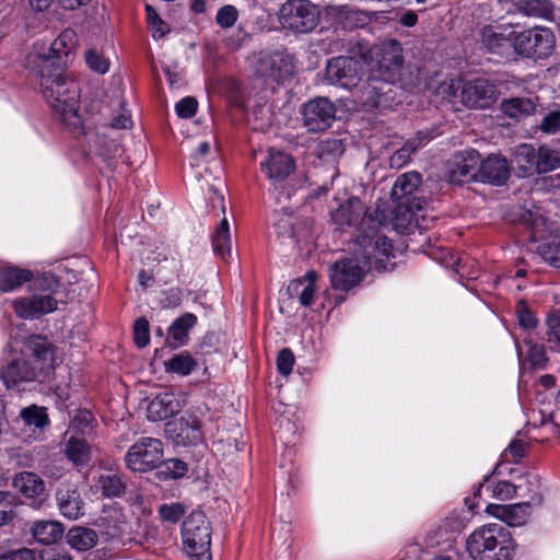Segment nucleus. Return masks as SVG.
Masks as SVG:
<instances>
[{"instance_id": "f257e3e1", "label": "nucleus", "mask_w": 560, "mask_h": 560, "mask_svg": "<svg viewBox=\"0 0 560 560\" xmlns=\"http://www.w3.org/2000/svg\"><path fill=\"white\" fill-rule=\"evenodd\" d=\"M350 250V256L337 260L330 267L329 278L336 290L348 291L355 287L370 269L388 271L395 265L394 248L388 238L373 241L369 234L362 235L353 242Z\"/></svg>"}, {"instance_id": "f03ea898", "label": "nucleus", "mask_w": 560, "mask_h": 560, "mask_svg": "<svg viewBox=\"0 0 560 560\" xmlns=\"http://www.w3.org/2000/svg\"><path fill=\"white\" fill-rule=\"evenodd\" d=\"M352 54L370 66L371 74L363 85L366 102L376 103L385 94L388 84H395L401 78L404 69L402 47L396 39H388L374 45L357 42Z\"/></svg>"}, {"instance_id": "7ed1b4c3", "label": "nucleus", "mask_w": 560, "mask_h": 560, "mask_svg": "<svg viewBox=\"0 0 560 560\" xmlns=\"http://www.w3.org/2000/svg\"><path fill=\"white\" fill-rule=\"evenodd\" d=\"M40 80L43 95L50 105L54 116L70 128H80L82 119L79 114L80 89L63 69H35Z\"/></svg>"}, {"instance_id": "20e7f679", "label": "nucleus", "mask_w": 560, "mask_h": 560, "mask_svg": "<svg viewBox=\"0 0 560 560\" xmlns=\"http://www.w3.org/2000/svg\"><path fill=\"white\" fill-rule=\"evenodd\" d=\"M54 349L46 339L35 336L25 343L21 355L2 370L1 377L9 389H23V385L32 383L38 372L48 373L54 368Z\"/></svg>"}, {"instance_id": "39448f33", "label": "nucleus", "mask_w": 560, "mask_h": 560, "mask_svg": "<svg viewBox=\"0 0 560 560\" xmlns=\"http://www.w3.org/2000/svg\"><path fill=\"white\" fill-rule=\"evenodd\" d=\"M466 550L472 560H512L515 541L506 528L493 523L470 533Z\"/></svg>"}, {"instance_id": "423d86ee", "label": "nucleus", "mask_w": 560, "mask_h": 560, "mask_svg": "<svg viewBox=\"0 0 560 560\" xmlns=\"http://www.w3.org/2000/svg\"><path fill=\"white\" fill-rule=\"evenodd\" d=\"M60 283L50 273H45L32 282L33 293L28 296H20L10 301L11 307L18 317L35 319L52 313L58 307L57 293Z\"/></svg>"}, {"instance_id": "0eeeda50", "label": "nucleus", "mask_w": 560, "mask_h": 560, "mask_svg": "<svg viewBox=\"0 0 560 560\" xmlns=\"http://www.w3.org/2000/svg\"><path fill=\"white\" fill-rule=\"evenodd\" d=\"M421 182V176L417 172L405 173L396 179L392 188V197L398 201V211L395 218L397 229L408 230L412 225H420V219H425V214L421 213L425 201L412 197Z\"/></svg>"}, {"instance_id": "6e6552de", "label": "nucleus", "mask_w": 560, "mask_h": 560, "mask_svg": "<svg viewBox=\"0 0 560 560\" xmlns=\"http://www.w3.org/2000/svg\"><path fill=\"white\" fill-rule=\"evenodd\" d=\"M439 94L443 95L451 103L457 97L460 103L470 108L485 109L495 103L498 91L494 84L486 79H476L464 82L451 80L439 86Z\"/></svg>"}, {"instance_id": "1a4fd4ad", "label": "nucleus", "mask_w": 560, "mask_h": 560, "mask_svg": "<svg viewBox=\"0 0 560 560\" xmlns=\"http://www.w3.org/2000/svg\"><path fill=\"white\" fill-rule=\"evenodd\" d=\"M331 219L339 228H355L358 241L362 235L369 234L373 241L377 238H387L378 234V228L382 220L376 212L375 215L370 213L363 202L358 197H351L341 202L337 209L331 211Z\"/></svg>"}, {"instance_id": "9d476101", "label": "nucleus", "mask_w": 560, "mask_h": 560, "mask_svg": "<svg viewBox=\"0 0 560 560\" xmlns=\"http://www.w3.org/2000/svg\"><path fill=\"white\" fill-rule=\"evenodd\" d=\"M182 539L190 560H211V527L201 511L191 512L183 523Z\"/></svg>"}, {"instance_id": "9b49d317", "label": "nucleus", "mask_w": 560, "mask_h": 560, "mask_svg": "<svg viewBox=\"0 0 560 560\" xmlns=\"http://www.w3.org/2000/svg\"><path fill=\"white\" fill-rule=\"evenodd\" d=\"M78 47L77 33L71 28L63 30L48 46L36 44L34 49L37 56L35 69H62L72 62Z\"/></svg>"}, {"instance_id": "f8f14e48", "label": "nucleus", "mask_w": 560, "mask_h": 560, "mask_svg": "<svg viewBox=\"0 0 560 560\" xmlns=\"http://www.w3.org/2000/svg\"><path fill=\"white\" fill-rule=\"evenodd\" d=\"M320 19L318 5L310 0H287L279 10V22L294 33L313 31Z\"/></svg>"}, {"instance_id": "ddd939ff", "label": "nucleus", "mask_w": 560, "mask_h": 560, "mask_svg": "<svg viewBox=\"0 0 560 560\" xmlns=\"http://www.w3.org/2000/svg\"><path fill=\"white\" fill-rule=\"evenodd\" d=\"M512 34V46L523 57L544 59L552 54L556 46L555 35L547 27L536 26Z\"/></svg>"}, {"instance_id": "4468645a", "label": "nucleus", "mask_w": 560, "mask_h": 560, "mask_svg": "<svg viewBox=\"0 0 560 560\" xmlns=\"http://www.w3.org/2000/svg\"><path fill=\"white\" fill-rule=\"evenodd\" d=\"M127 467L132 471L147 472L163 462L162 442L153 438H141L135 442L125 456Z\"/></svg>"}, {"instance_id": "2eb2a0df", "label": "nucleus", "mask_w": 560, "mask_h": 560, "mask_svg": "<svg viewBox=\"0 0 560 560\" xmlns=\"http://www.w3.org/2000/svg\"><path fill=\"white\" fill-rule=\"evenodd\" d=\"M355 56L359 55L331 58L326 66V81L331 85H338L347 90L357 88L361 81L362 65L355 59Z\"/></svg>"}, {"instance_id": "dca6fc26", "label": "nucleus", "mask_w": 560, "mask_h": 560, "mask_svg": "<svg viewBox=\"0 0 560 560\" xmlns=\"http://www.w3.org/2000/svg\"><path fill=\"white\" fill-rule=\"evenodd\" d=\"M301 114L308 131H325L336 118V106L327 97H316L303 105Z\"/></svg>"}, {"instance_id": "f3484780", "label": "nucleus", "mask_w": 560, "mask_h": 560, "mask_svg": "<svg viewBox=\"0 0 560 560\" xmlns=\"http://www.w3.org/2000/svg\"><path fill=\"white\" fill-rule=\"evenodd\" d=\"M259 166L261 173L277 188L294 172L295 161L288 152L270 148Z\"/></svg>"}, {"instance_id": "a211bd4d", "label": "nucleus", "mask_w": 560, "mask_h": 560, "mask_svg": "<svg viewBox=\"0 0 560 560\" xmlns=\"http://www.w3.org/2000/svg\"><path fill=\"white\" fill-rule=\"evenodd\" d=\"M480 154L472 149L456 153L448 165L447 178L450 182L460 184L470 179H478Z\"/></svg>"}, {"instance_id": "6ab92c4d", "label": "nucleus", "mask_w": 560, "mask_h": 560, "mask_svg": "<svg viewBox=\"0 0 560 560\" xmlns=\"http://www.w3.org/2000/svg\"><path fill=\"white\" fill-rule=\"evenodd\" d=\"M383 12H366L349 5L330 7L328 15L343 28L364 27L376 21Z\"/></svg>"}, {"instance_id": "aec40b11", "label": "nucleus", "mask_w": 560, "mask_h": 560, "mask_svg": "<svg viewBox=\"0 0 560 560\" xmlns=\"http://www.w3.org/2000/svg\"><path fill=\"white\" fill-rule=\"evenodd\" d=\"M532 508L529 502L509 505L491 503L487 505L486 513L510 526H522L529 518Z\"/></svg>"}, {"instance_id": "412c9836", "label": "nucleus", "mask_w": 560, "mask_h": 560, "mask_svg": "<svg viewBox=\"0 0 560 560\" xmlns=\"http://www.w3.org/2000/svg\"><path fill=\"white\" fill-rule=\"evenodd\" d=\"M478 174L481 182L501 185L508 179L510 167L505 158L492 154L480 161Z\"/></svg>"}, {"instance_id": "4be33fe9", "label": "nucleus", "mask_w": 560, "mask_h": 560, "mask_svg": "<svg viewBox=\"0 0 560 560\" xmlns=\"http://www.w3.org/2000/svg\"><path fill=\"white\" fill-rule=\"evenodd\" d=\"M180 401L174 393H160L148 405V419L161 421L167 419L180 410Z\"/></svg>"}, {"instance_id": "5701e85b", "label": "nucleus", "mask_w": 560, "mask_h": 560, "mask_svg": "<svg viewBox=\"0 0 560 560\" xmlns=\"http://www.w3.org/2000/svg\"><path fill=\"white\" fill-rule=\"evenodd\" d=\"M58 509L62 516L78 520L84 514L83 500L74 487L61 486L56 493Z\"/></svg>"}, {"instance_id": "b1692460", "label": "nucleus", "mask_w": 560, "mask_h": 560, "mask_svg": "<svg viewBox=\"0 0 560 560\" xmlns=\"http://www.w3.org/2000/svg\"><path fill=\"white\" fill-rule=\"evenodd\" d=\"M32 279L33 273L28 269L15 266L3 267L0 269V291L3 293L15 291Z\"/></svg>"}, {"instance_id": "393cba45", "label": "nucleus", "mask_w": 560, "mask_h": 560, "mask_svg": "<svg viewBox=\"0 0 560 560\" xmlns=\"http://www.w3.org/2000/svg\"><path fill=\"white\" fill-rule=\"evenodd\" d=\"M515 346L521 362V370L524 369L526 362L533 368L541 369L545 366L547 358L542 346L533 343L527 337L524 338L523 343L515 341Z\"/></svg>"}, {"instance_id": "a878e982", "label": "nucleus", "mask_w": 560, "mask_h": 560, "mask_svg": "<svg viewBox=\"0 0 560 560\" xmlns=\"http://www.w3.org/2000/svg\"><path fill=\"white\" fill-rule=\"evenodd\" d=\"M125 487L124 481L117 474L102 472L94 478L91 490L95 494L101 493L106 498H115L122 494Z\"/></svg>"}, {"instance_id": "bb28decb", "label": "nucleus", "mask_w": 560, "mask_h": 560, "mask_svg": "<svg viewBox=\"0 0 560 560\" xmlns=\"http://www.w3.org/2000/svg\"><path fill=\"white\" fill-rule=\"evenodd\" d=\"M177 425L176 443L183 445L197 444L202 441V432L199 420L195 416L182 417Z\"/></svg>"}, {"instance_id": "cd10ccee", "label": "nucleus", "mask_w": 560, "mask_h": 560, "mask_svg": "<svg viewBox=\"0 0 560 560\" xmlns=\"http://www.w3.org/2000/svg\"><path fill=\"white\" fill-rule=\"evenodd\" d=\"M197 317L192 313H185L168 328V339L172 347L186 345L189 339V330L196 325Z\"/></svg>"}, {"instance_id": "c85d7f7f", "label": "nucleus", "mask_w": 560, "mask_h": 560, "mask_svg": "<svg viewBox=\"0 0 560 560\" xmlns=\"http://www.w3.org/2000/svg\"><path fill=\"white\" fill-rule=\"evenodd\" d=\"M14 488L24 497L39 498L45 492V483L40 477L31 471H23L13 479Z\"/></svg>"}, {"instance_id": "c756f323", "label": "nucleus", "mask_w": 560, "mask_h": 560, "mask_svg": "<svg viewBox=\"0 0 560 560\" xmlns=\"http://www.w3.org/2000/svg\"><path fill=\"white\" fill-rule=\"evenodd\" d=\"M33 537L43 545L57 542L63 534V527L56 521H36L31 527Z\"/></svg>"}, {"instance_id": "7c9ffc66", "label": "nucleus", "mask_w": 560, "mask_h": 560, "mask_svg": "<svg viewBox=\"0 0 560 560\" xmlns=\"http://www.w3.org/2000/svg\"><path fill=\"white\" fill-rule=\"evenodd\" d=\"M317 275L314 271H308L301 279L291 282L289 290L299 298L303 306L313 304L316 292Z\"/></svg>"}, {"instance_id": "2f4dec72", "label": "nucleus", "mask_w": 560, "mask_h": 560, "mask_svg": "<svg viewBox=\"0 0 560 560\" xmlns=\"http://www.w3.org/2000/svg\"><path fill=\"white\" fill-rule=\"evenodd\" d=\"M65 454L75 467H84L92 458V447L84 439L72 436L65 445Z\"/></svg>"}, {"instance_id": "473e14b6", "label": "nucleus", "mask_w": 560, "mask_h": 560, "mask_svg": "<svg viewBox=\"0 0 560 560\" xmlns=\"http://www.w3.org/2000/svg\"><path fill=\"white\" fill-rule=\"evenodd\" d=\"M524 486L522 483H511L506 480H486L480 486V490H483L489 494L490 498L500 501L511 500L516 495L517 491H522Z\"/></svg>"}, {"instance_id": "72a5a7b5", "label": "nucleus", "mask_w": 560, "mask_h": 560, "mask_svg": "<svg viewBox=\"0 0 560 560\" xmlns=\"http://www.w3.org/2000/svg\"><path fill=\"white\" fill-rule=\"evenodd\" d=\"M516 483H522L524 486L522 491H517L516 495L521 498H528L526 502L530 503V506L540 505L544 495H542V485L541 480L537 475L526 474L518 478Z\"/></svg>"}, {"instance_id": "f704fd0d", "label": "nucleus", "mask_w": 560, "mask_h": 560, "mask_svg": "<svg viewBox=\"0 0 560 560\" xmlns=\"http://www.w3.org/2000/svg\"><path fill=\"white\" fill-rule=\"evenodd\" d=\"M67 542L78 551H85L97 544V534L92 528L77 526L67 533Z\"/></svg>"}, {"instance_id": "c9c22d12", "label": "nucleus", "mask_w": 560, "mask_h": 560, "mask_svg": "<svg viewBox=\"0 0 560 560\" xmlns=\"http://www.w3.org/2000/svg\"><path fill=\"white\" fill-rule=\"evenodd\" d=\"M430 138L423 132H419L416 138L408 140L402 148L395 151L390 159L389 164L394 168H400L406 165L410 159V155L416 152L419 148L428 143Z\"/></svg>"}, {"instance_id": "e433bc0d", "label": "nucleus", "mask_w": 560, "mask_h": 560, "mask_svg": "<svg viewBox=\"0 0 560 560\" xmlns=\"http://www.w3.org/2000/svg\"><path fill=\"white\" fill-rule=\"evenodd\" d=\"M212 246L214 253L222 259L225 260L231 256L232 238L230 232V223L225 217L220 221L212 235Z\"/></svg>"}, {"instance_id": "4c0bfd02", "label": "nucleus", "mask_w": 560, "mask_h": 560, "mask_svg": "<svg viewBox=\"0 0 560 560\" xmlns=\"http://www.w3.org/2000/svg\"><path fill=\"white\" fill-rule=\"evenodd\" d=\"M501 108L509 117L520 119L535 112L536 102L532 97H514L503 101Z\"/></svg>"}, {"instance_id": "58836bf2", "label": "nucleus", "mask_w": 560, "mask_h": 560, "mask_svg": "<svg viewBox=\"0 0 560 560\" xmlns=\"http://www.w3.org/2000/svg\"><path fill=\"white\" fill-rule=\"evenodd\" d=\"M513 32H510L509 35L501 32V27H485L482 30V43L487 46V48L493 52H502L504 48L510 46L512 42Z\"/></svg>"}, {"instance_id": "ea45409f", "label": "nucleus", "mask_w": 560, "mask_h": 560, "mask_svg": "<svg viewBox=\"0 0 560 560\" xmlns=\"http://www.w3.org/2000/svg\"><path fill=\"white\" fill-rule=\"evenodd\" d=\"M20 417L25 427L34 428L39 431L49 423L46 409L36 405L23 408L20 412Z\"/></svg>"}, {"instance_id": "a19ab883", "label": "nucleus", "mask_w": 560, "mask_h": 560, "mask_svg": "<svg viewBox=\"0 0 560 560\" xmlns=\"http://www.w3.org/2000/svg\"><path fill=\"white\" fill-rule=\"evenodd\" d=\"M537 171L546 173L560 167V149L542 145L537 151Z\"/></svg>"}, {"instance_id": "79ce46f5", "label": "nucleus", "mask_w": 560, "mask_h": 560, "mask_svg": "<svg viewBox=\"0 0 560 560\" xmlns=\"http://www.w3.org/2000/svg\"><path fill=\"white\" fill-rule=\"evenodd\" d=\"M196 366L197 361L188 352H180L165 362V370L167 372L182 376L190 374Z\"/></svg>"}, {"instance_id": "37998d69", "label": "nucleus", "mask_w": 560, "mask_h": 560, "mask_svg": "<svg viewBox=\"0 0 560 560\" xmlns=\"http://www.w3.org/2000/svg\"><path fill=\"white\" fill-rule=\"evenodd\" d=\"M537 162V153L530 144H521L517 147L513 163L521 171V175L525 176L533 170L534 164Z\"/></svg>"}, {"instance_id": "c03bdc74", "label": "nucleus", "mask_w": 560, "mask_h": 560, "mask_svg": "<svg viewBox=\"0 0 560 560\" xmlns=\"http://www.w3.org/2000/svg\"><path fill=\"white\" fill-rule=\"evenodd\" d=\"M520 9L528 16L551 19L553 5L549 0H521Z\"/></svg>"}, {"instance_id": "a18cd8bd", "label": "nucleus", "mask_w": 560, "mask_h": 560, "mask_svg": "<svg viewBox=\"0 0 560 560\" xmlns=\"http://www.w3.org/2000/svg\"><path fill=\"white\" fill-rule=\"evenodd\" d=\"M16 497L7 491H0V526L10 523L16 515Z\"/></svg>"}, {"instance_id": "49530a36", "label": "nucleus", "mask_w": 560, "mask_h": 560, "mask_svg": "<svg viewBox=\"0 0 560 560\" xmlns=\"http://www.w3.org/2000/svg\"><path fill=\"white\" fill-rule=\"evenodd\" d=\"M147 21L151 27L152 36L158 39L163 37L167 32V25L161 20L158 12L150 5H145Z\"/></svg>"}, {"instance_id": "de8ad7c7", "label": "nucleus", "mask_w": 560, "mask_h": 560, "mask_svg": "<svg viewBox=\"0 0 560 560\" xmlns=\"http://www.w3.org/2000/svg\"><path fill=\"white\" fill-rule=\"evenodd\" d=\"M540 254L550 265L560 268V237H555L551 242L540 247Z\"/></svg>"}, {"instance_id": "09e8293b", "label": "nucleus", "mask_w": 560, "mask_h": 560, "mask_svg": "<svg viewBox=\"0 0 560 560\" xmlns=\"http://www.w3.org/2000/svg\"><path fill=\"white\" fill-rule=\"evenodd\" d=\"M238 18V11L234 5H223L217 13L215 22L222 28L232 27Z\"/></svg>"}, {"instance_id": "8fccbe9b", "label": "nucleus", "mask_w": 560, "mask_h": 560, "mask_svg": "<svg viewBox=\"0 0 560 560\" xmlns=\"http://www.w3.org/2000/svg\"><path fill=\"white\" fill-rule=\"evenodd\" d=\"M85 61L91 70L101 74L106 73L109 69V61L96 50L86 51Z\"/></svg>"}, {"instance_id": "3c124183", "label": "nucleus", "mask_w": 560, "mask_h": 560, "mask_svg": "<svg viewBox=\"0 0 560 560\" xmlns=\"http://www.w3.org/2000/svg\"><path fill=\"white\" fill-rule=\"evenodd\" d=\"M527 444L520 440H513L502 453V457L508 462H518L525 456Z\"/></svg>"}, {"instance_id": "603ef678", "label": "nucleus", "mask_w": 560, "mask_h": 560, "mask_svg": "<svg viewBox=\"0 0 560 560\" xmlns=\"http://www.w3.org/2000/svg\"><path fill=\"white\" fill-rule=\"evenodd\" d=\"M133 338L139 348H144L149 345V322L145 318L141 317L136 320L133 326Z\"/></svg>"}, {"instance_id": "864d4df0", "label": "nucleus", "mask_w": 560, "mask_h": 560, "mask_svg": "<svg viewBox=\"0 0 560 560\" xmlns=\"http://www.w3.org/2000/svg\"><path fill=\"white\" fill-rule=\"evenodd\" d=\"M540 130L548 135H555L560 131V109H555L546 114L539 126Z\"/></svg>"}, {"instance_id": "5fc2aeb1", "label": "nucleus", "mask_w": 560, "mask_h": 560, "mask_svg": "<svg viewBox=\"0 0 560 560\" xmlns=\"http://www.w3.org/2000/svg\"><path fill=\"white\" fill-rule=\"evenodd\" d=\"M294 362L295 359L292 351L288 348L282 349L277 358V369L279 373L284 376L289 375L293 370Z\"/></svg>"}, {"instance_id": "6e6d98bb", "label": "nucleus", "mask_w": 560, "mask_h": 560, "mask_svg": "<svg viewBox=\"0 0 560 560\" xmlns=\"http://www.w3.org/2000/svg\"><path fill=\"white\" fill-rule=\"evenodd\" d=\"M197 107V101L194 97L187 96L175 105V110L180 118H190L196 114Z\"/></svg>"}, {"instance_id": "4d7b16f0", "label": "nucleus", "mask_w": 560, "mask_h": 560, "mask_svg": "<svg viewBox=\"0 0 560 560\" xmlns=\"http://www.w3.org/2000/svg\"><path fill=\"white\" fill-rule=\"evenodd\" d=\"M183 505L179 503L162 504L159 513L164 521L175 523L184 514Z\"/></svg>"}, {"instance_id": "13d9d810", "label": "nucleus", "mask_w": 560, "mask_h": 560, "mask_svg": "<svg viewBox=\"0 0 560 560\" xmlns=\"http://www.w3.org/2000/svg\"><path fill=\"white\" fill-rule=\"evenodd\" d=\"M548 340L560 346V314H552L547 318Z\"/></svg>"}, {"instance_id": "bf43d9fd", "label": "nucleus", "mask_w": 560, "mask_h": 560, "mask_svg": "<svg viewBox=\"0 0 560 560\" xmlns=\"http://www.w3.org/2000/svg\"><path fill=\"white\" fill-rule=\"evenodd\" d=\"M517 318L520 325L525 329L534 328L537 324V319L534 314L528 311L524 305L517 308Z\"/></svg>"}, {"instance_id": "052dcab7", "label": "nucleus", "mask_w": 560, "mask_h": 560, "mask_svg": "<svg viewBox=\"0 0 560 560\" xmlns=\"http://www.w3.org/2000/svg\"><path fill=\"white\" fill-rule=\"evenodd\" d=\"M165 467L170 472L172 478H180L187 471V466L184 462L179 459H170L165 463Z\"/></svg>"}, {"instance_id": "680f3d73", "label": "nucleus", "mask_w": 560, "mask_h": 560, "mask_svg": "<svg viewBox=\"0 0 560 560\" xmlns=\"http://www.w3.org/2000/svg\"><path fill=\"white\" fill-rule=\"evenodd\" d=\"M210 148V143L207 141L199 143L196 151L191 155V165L198 166L205 160V158L209 155Z\"/></svg>"}, {"instance_id": "e2e57ef3", "label": "nucleus", "mask_w": 560, "mask_h": 560, "mask_svg": "<svg viewBox=\"0 0 560 560\" xmlns=\"http://www.w3.org/2000/svg\"><path fill=\"white\" fill-rule=\"evenodd\" d=\"M281 60H282V58L279 55L272 56L270 58V60L268 61L270 67H267V66H266V68L261 67V69H260L261 74L270 75L273 79L278 80L281 77V74H280L279 69L277 68V63Z\"/></svg>"}, {"instance_id": "0e129e2a", "label": "nucleus", "mask_w": 560, "mask_h": 560, "mask_svg": "<svg viewBox=\"0 0 560 560\" xmlns=\"http://www.w3.org/2000/svg\"><path fill=\"white\" fill-rule=\"evenodd\" d=\"M0 560H34V555L30 549H20L0 556Z\"/></svg>"}, {"instance_id": "69168bd1", "label": "nucleus", "mask_w": 560, "mask_h": 560, "mask_svg": "<svg viewBox=\"0 0 560 560\" xmlns=\"http://www.w3.org/2000/svg\"><path fill=\"white\" fill-rule=\"evenodd\" d=\"M40 558L42 560H72L66 551L56 548L43 551Z\"/></svg>"}, {"instance_id": "338daca9", "label": "nucleus", "mask_w": 560, "mask_h": 560, "mask_svg": "<svg viewBox=\"0 0 560 560\" xmlns=\"http://www.w3.org/2000/svg\"><path fill=\"white\" fill-rule=\"evenodd\" d=\"M131 124V117L126 109H122L112 121V126L116 129L129 128Z\"/></svg>"}, {"instance_id": "774afa93", "label": "nucleus", "mask_w": 560, "mask_h": 560, "mask_svg": "<svg viewBox=\"0 0 560 560\" xmlns=\"http://www.w3.org/2000/svg\"><path fill=\"white\" fill-rule=\"evenodd\" d=\"M180 303V296L178 290H171L167 293L166 301L163 302V306L165 307H176Z\"/></svg>"}]
</instances>
